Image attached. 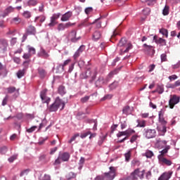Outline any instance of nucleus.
<instances>
[{
  "label": "nucleus",
  "instance_id": "nucleus-1",
  "mask_svg": "<svg viewBox=\"0 0 180 180\" xmlns=\"http://www.w3.org/2000/svg\"><path fill=\"white\" fill-rule=\"evenodd\" d=\"M116 177V169L115 167H110V172L103 175L97 176L94 180H113Z\"/></svg>",
  "mask_w": 180,
  "mask_h": 180
},
{
  "label": "nucleus",
  "instance_id": "nucleus-2",
  "mask_svg": "<svg viewBox=\"0 0 180 180\" xmlns=\"http://www.w3.org/2000/svg\"><path fill=\"white\" fill-rule=\"evenodd\" d=\"M165 110H162L158 112L159 123H160L162 126V128L161 127H158V130H160V131H162V133L167 132V124L168 123V122L165 120Z\"/></svg>",
  "mask_w": 180,
  "mask_h": 180
},
{
  "label": "nucleus",
  "instance_id": "nucleus-3",
  "mask_svg": "<svg viewBox=\"0 0 180 180\" xmlns=\"http://www.w3.org/2000/svg\"><path fill=\"white\" fill-rule=\"evenodd\" d=\"M60 106L62 107L60 108V110H63V109H64V108L65 107V103L60 99V98L57 97L54 103L48 108V110H49L50 112H57Z\"/></svg>",
  "mask_w": 180,
  "mask_h": 180
},
{
  "label": "nucleus",
  "instance_id": "nucleus-4",
  "mask_svg": "<svg viewBox=\"0 0 180 180\" xmlns=\"http://www.w3.org/2000/svg\"><path fill=\"white\" fill-rule=\"evenodd\" d=\"M112 77L113 72H110L105 79L103 78V76H99L98 79L95 82V86L97 88H102V85L108 84Z\"/></svg>",
  "mask_w": 180,
  "mask_h": 180
},
{
  "label": "nucleus",
  "instance_id": "nucleus-5",
  "mask_svg": "<svg viewBox=\"0 0 180 180\" xmlns=\"http://www.w3.org/2000/svg\"><path fill=\"white\" fill-rule=\"evenodd\" d=\"M98 75V68H89L86 71L84 78H91L90 82H94Z\"/></svg>",
  "mask_w": 180,
  "mask_h": 180
},
{
  "label": "nucleus",
  "instance_id": "nucleus-6",
  "mask_svg": "<svg viewBox=\"0 0 180 180\" xmlns=\"http://www.w3.org/2000/svg\"><path fill=\"white\" fill-rule=\"evenodd\" d=\"M144 174H146V170L140 171L139 168L136 169L134 172L131 173L132 176H134V179L136 180H138L139 178L140 179H143L144 178Z\"/></svg>",
  "mask_w": 180,
  "mask_h": 180
},
{
  "label": "nucleus",
  "instance_id": "nucleus-7",
  "mask_svg": "<svg viewBox=\"0 0 180 180\" xmlns=\"http://www.w3.org/2000/svg\"><path fill=\"white\" fill-rule=\"evenodd\" d=\"M157 134V131L155 129H143V135L146 139H154L155 137V134Z\"/></svg>",
  "mask_w": 180,
  "mask_h": 180
},
{
  "label": "nucleus",
  "instance_id": "nucleus-8",
  "mask_svg": "<svg viewBox=\"0 0 180 180\" xmlns=\"http://www.w3.org/2000/svg\"><path fill=\"white\" fill-rule=\"evenodd\" d=\"M179 103V97L176 95H173L169 101V106L170 109H174L175 105Z\"/></svg>",
  "mask_w": 180,
  "mask_h": 180
},
{
  "label": "nucleus",
  "instance_id": "nucleus-9",
  "mask_svg": "<svg viewBox=\"0 0 180 180\" xmlns=\"http://www.w3.org/2000/svg\"><path fill=\"white\" fill-rule=\"evenodd\" d=\"M68 39L72 41V43H77V41H78V40H79L81 38L77 37V31L73 30L69 33Z\"/></svg>",
  "mask_w": 180,
  "mask_h": 180
},
{
  "label": "nucleus",
  "instance_id": "nucleus-10",
  "mask_svg": "<svg viewBox=\"0 0 180 180\" xmlns=\"http://www.w3.org/2000/svg\"><path fill=\"white\" fill-rule=\"evenodd\" d=\"M40 98L43 103H50L51 98L47 97V89H44L40 93Z\"/></svg>",
  "mask_w": 180,
  "mask_h": 180
},
{
  "label": "nucleus",
  "instance_id": "nucleus-11",
  "mask_svg": "<svg viewBox=\"0 0 180 180\" xmlns=\"http://www.w3.org/2000/svg\"><path fill=\"white\" fill-rule=\"evenodd\" d=\"M60 16H61V13H60L53 14L51 17V22L49 24V26H50V27H53V26H56V25H57L56 20L57 19H58V18H60Z\"/></svg>",
  "mask_w": 180,
  "mask_h": 180
},
{
  "label": "nucleus",
  "instance_id": "nucleus-12",
  "mask_svg": "<svg viewBox=\"0 0 180 180\" xmlns=\"http://www.w3.org/2000/svg\"><path fill=\"white\" fill-rule=\"evenodd\" d=\"M172 176V171L165 172L162 173L158 180H169Z\"/></svg>",
  "mask_w": 180,
  "mask_h": 180
},
{
  "label": "nucleus",
  "instance_id": "nucleus-13",
  "mask_svg": "<svg viewBox=\"0 0 180 180\" xmlns=\"http://www.w3.org/2000/svg\"><path fill=\"white\" fill-rule=\"evenodd\" d=\"M8 49V41L6 39H0V51L5 52Z\"/></svg>",
  "mask_w": 180,
  "mask_h": 180
},
{
  "label": "nucleus",
  "instance_id": "nucleus-14",
  "mask_svg": "<svg viewBox=\"0 0 180 180\" xmlns=\"http://www.w3.org/2000/svg\"><path fill=\"white\" fill-rule=\"evenodd\" d=\"M158 160H159L160 164H162V165H167V167L172 165V162L165 158L160 157V159Z\"/></svg>",
  "mask_w": 180,
  "mask_h": 180
},
{
  "label": "nucleus",
  "instance_id": "nucleus-15",
  "mask_svg": "<svg viewBox=\"0 0 180 180\" xmlns=\"http://www.w3.org/2000/svg\"><path fill=\"white\" fill-rule=\"evenodd\" d=\"M26 33L29 35L34 36L36 34V27L30 25L26 30Z\"/></svg>",
  "mask_w": 180,
  "mask_h": 180
},
{
  "label": "nucleus",
  "instance_id": "nucleus-16",
  "mask_svg": "<svg viewBox=\"0 0 180 180\" xmlns=\"http://www.w3.org/2000/svg\"><path fill=\"white\" fill-rule=\"evenodd\" d=\"M72 16V12L68 11L62 15L61 20L62 22H67V20H70V18H71Z\"/></svg>",
  "mask_w": 180,
  "mask_h": 180
},
{
  "label": "nucleus",
  "instance_id": "nucleus-17",
  "mask_svg": "<svg viewBox=\"0 0 180 180\" xmlns=\"http://www.w3.org/2000/svg\"><path fill=\"white\" fill-rule=\"evenodd\" d=\"M59 158L63 162L68 161L70 160V153L65 152L59 155Z\"/></svg>",
  "mask_w": 180,
  "mask_h": 180
},
{
  "label": "nucleus",
  "instance_id": "nucleus-18",
  "mask_svg": "<svg viewBox=\"0 0 180 180\" xmlns=\"http://www.w3.org/2000/svg\"><path fill=\"white\" fill-rule=\"evenodd\" d=\"M143 47H144L146 51H148L149 53H152V54H154L155 53V50H154V46L147 45V44H144L143 45Z\"/></svg>",
  "mask_w": 180,
  "mask_h": 180
},
{
  "label": "nucleus",
  "instance_id": "nucleus-19",
  "mask_svg": "<svg viewBox=\"0 0 180 180\" xmlns=\"http://www.w3.org/2000/svg\"><path fill=\"white\" fill-rule=\"evenodd\" d=\"M154 40H155V42L158 43V44H161V46H167V41L162 38H159L157 39V36H155L153 37Z\"/></svg>",
  "mask_w": 180,
  "mask_h": 180
},
{
  "label": "nucleus",
  "instance_id": "nucleus-20",
  "mask_svg": "<svg viewBox=\"0 0 180 180\" xmlns=\"http://www.w3.org/2000/svg\"><path fill=\"white\" fill-rule=\"evenodd\" d=\"M39 161H41V162H44V164H46L50 161V158H47V155L43 154L39 156Z\"/></svg>",
  "mask_w": 180,
  "mask_h": 180
},
{
  "label": "nucleus",
  "instance_id": "nucleus-21",
  "mask_svg": "<svg viewBox=\"0 0 180 180\" xmlns=\"http://www.w3.org/2000/svg\"><path fill=\"white\" fill-rule=\"evenodd\" d=\"M102 36V34H101V32L99 31H96L94 32V33L93 34V40L94 41H97V40H99V39H101V37Z\"/></svg>",
  "mask_w": 180,
  "mask_h": 180
},
{
  "label": "nucleus",
  "instance_id": "nucleus-22",
  "mask_svg": "<svg viewBox=\"0 0 180 180\" xmlns=\"http://www.w3.org/2000/svg\"><path fill=\"white\" fill-rule=\"evenodd\" d=\"M39 4V1L37 0H28L27 2V6H36Z\"/></svg>",
  "mask_w": 180,
  "mask_h": 180
},
{
  "label": "nucleus",
  "instance_id": "nucleus-23",
  "mask_svg": "<svg viewBox=\"0 0 180 180\" xmlns=\"http://www.w3.org/2000/svg\"><path fill=\"white\" fill-rule=\"evenodd\" d=\"M136 122L138 123L136 127H146V120H137Z\"/></svg>",
  "mask_w": 180,
  "mask_h": 180
},
{
  "label": "nucleus",
  "instance_id": "nucleus-24",
  "mask_svg": "<svg viewBox=\"0 0 180 180\" xmlns=\"http://www.w3.org/2000/svg\"><path fill=\"white\" fill-rule=\"evenodd\" d=\"M38 72L41 77V78H44V77H46V70L41 68H38Z\"/></svg>",
  "mask_w": 180,
  "mask_h": 180
},
{
  "label": "nucleus",
  "instance_id": "nucleus-25",
  "mask_svg": "<svg viewBox=\"0 0 180 180\" xmlns=\"http://www.w3.org/2000/svg\"><path fill=\"white\" fill-rule=\"evenodd\" d=\"M39 56L40 57H44V58H49V55L46 52V50L44 49H41L40 53H39Z\"/></svg>",
  "mask_w": 180,
  "mask_h": 180
},
{
  "label": "nucleus",
  "instance_id": "nucleus-26",
  "mask_svg": "<svg viewBox=\"0 0 180 180\" xmlns=\"http://www.w3.org/2000/svg\"><path fill=\"white\" fill-rule=\"evenodd\" d=\"M26 72V69L20 70L17 72L18 78H22V77H25V74Z\"/></svg>",
  "mask_w": 180,
  "mask_h": 180
},
{
  "label": "nucleus",
  "instance_id": "nucleus-27",
  "mask_svg": "<svg viewBox=\"0 0 180 180\" xmlns=\"http://www.w3.org/2000/svg\"><path fill=\"white\" fill-rule=\"evenodd\" d=\"M144 157H146V158H151L153 156H154V153L151 150H146L145 153L143 154Z\"/></svg>",
  "mask_w": 180,
  "mask_h": 180
},
{
  "label": "nucleus",
  "instance_id": "nucleus-28",
  "mask_svg": "<svg viewBox=\"0 0 180 180\" xmlns=\"http://www.w3.org/2000/svg\"><path fill=\"white\" fill-rule=\"evenodd\" d=\"M168 153V148H165L162 151H160V154L158 156V160H160V157L161 158H165V154Z\"/></svg>",
  "mask_w": 180,
  "mask_h": 180
},
{
  "label": "nucleus",
  "instance_id": "nucleus-29",
  "mask_svg": "<svg viewBox=\"0 0 180 180\" xmlns=\"http://www.w3.org/2000/svg\"><path fill=\"white\" fill-rule=\"evenodd\" d=\"M58 94L63 96V95H65V87L64 86H60L58 87Z\"/></svg>",
  "mask_w": 180,
  "mask_h": 180
},
{
  "label": "nucleus",
  "instance_id": "nucleus-30",
  "mask_svg": "<svg viewBox=\"0 0 180 180\" xmlns=\"http://www.w3.org/2000/svg\"><path fill=\"white\" fill-rule=\"evenodd\" d=\"M155 92L161 94L164 92V85H158Z\"/></svg>",
  "mask_w": 180,
  "mask_h": 180
},
{
  "label": "nucleus",
  "instance_id": "nucleus-31",
  "mask_svg": "<svg viewBox=\"0 0 180 180\" xmlns=\"http://www.w3.org/2000/svg\"><path fill=\"white\" fill-rule=\"evenodd\" d=\"M118 86H119V82H114L113 83L109 85V88L111 91H113V89H116V88H117Z\"/></svg>",
  "mask_w": 180,
  "mask_h": 180
},
{
  "label": "nucleus",
  "instance_id": "nucleus-32",
  "mask_svg": "<svg viewBox=\"0 0 180 180\" xmlns=\"http://www.w3.org/2000/svg\"><path fill=\"white\" fill-rule=\"evenodd\" d=\"M162 15H164V16H167L169 15V6H165L162 11Z\"/></svg>",
  "mask_w": 180,
  "mask_h": 180
},
{
  "label": "nucleus",
  "instance_id": "nucleus-33",
  "mask_svg": "<svg viewBox=\"0 0 180 180\" xmlns=\"http://www.w3.org/2000/svg\"><path fill=\"white\" fill-rule=\"evenodd\" d=\"M22 16L26 19H30V18H32V13L29 11H25L23 12Z\"/></svg>",
  "mask_w": 180,
  "mask_h": 180
},
{
  "label": "nucleus",
  "instance_id": "nucleus-34",
  "mask_svg": "<svg viewBox=\"0 0 180 180\" xmlns=\"http://www.w3.org/2000/svg\"><path fill=\"white\" fill-rule=\"evenodd\" d=\"M125 133L127 134V137L129 138L130 137V136H131V134H134V133H136V131L131 129H128L125 131Z\"/></svg>",
  "mask_w": 180,
  "mask_h": 180
},
{
  "label": "nucleus",
  "instance_id": "nucleus-35",
  "mask_svg": "<svg viewBox=\"0 0 180 180\" xmlns=\"http://www.w3.org/2000/svg\"><path fill=\"white\" fill-rule=\"evenodd\" d=\"M39 180H51V177L49 174L41 175L39 177Z\"/></svg>",
  "mask_w": 180,
  "mask_h": 180
},
{
  "label": "nucleus",
  "instance_id": "nucleus-36",
  "mask_svg": "<svg viewBox=\"0 0 180 180\" xmlns=\"http://www.w3.org/2000/svg\"><path fill=\"white\" fill-rule=\"evenodd\" d=\"M77 176V174H75L74 172H69L67 175H66V178L67 179L70 180V179H72L74 178H75Z\"/></svg>",
  "mask_w": 180,
  "mask_h": 180
},
{
  "label": "nucleus",
  "instance_id": "nucleus-37",
  "mask_svg": "<svg viewBox=\"0 0 180 180\" xmlns=\"http://www.w3.org/2000/svg\"><path fill=\"white\" fill-rule=\"evenodd\" d=\"M12 23H15V25H19L20 22H22V19L19 17L13 18L11 20Z\"/></svg>",
  "mask_w": 180,
  "mask_h": 180
},
{
  "label": "nucleus",
  "instance_id": "nucleus-38",
  "mask_svg": "<svg viewBox=\"0 0 180 180\" xmlns=\"http://www.w3.org/2000/svg\"><path fill=\"white\" fill-rule=\"evenodd\" d=\"M160 33H161V34L163 36H165V37H168V30L162 28L160 30Z\"/></svg>",
  "mask_w": 180,
  "mask_h": 180
},
{
  "label": "nucleus",
  "instance_id": "nucleus-39",
  "mask_svg": "<svg viewBox=\"0 0 180 180\" xmlns=\"http://www.w3.org/2000/svg\"><path fill=\"white\" fill-rule=\"evenodd\" d=\"M90 98H91V96H85L84 97H82L80 99V102L82 103H86V102H88V101H89Z\"/></svg>",
  "mask_w": 180,
  "mask_h": 180
},
{
  "label": "nucleus",
  "instance_id": "nucleus-40",
  "mask_svg": "<svg viewBox=\"0 0 180 180\" xmlns=\"http://www.w3.org/2000/svg\"><path fill=\"white\" fill-rule=\"evenodd\" d=\"M39 19V22H41V23H43V22H44V20H46V17L44 16H38L35 18L34 22H37Z\"/></svg>",
  "mask_w": 180,
  "mask_h": 180
},
{
  "label": "nucleus",
  "instance_id": "nucleus-41",
  "mask_svg": "<svg viewBox=\"0 0 180 180\" xmlns=\"http://www.w3.org/2000/svg\"><path fill=\"white\" fill-rule=\"evenodd\" d=\"M70 63H71V60L70 59H68L64 61L63 64L60 65L59 67H62V70L64 71V68L65 67V65H68Z\"/></svg>",
  "mask_w": 180,
  "mask_h": 180
},
{
  "label": "nucleus",
  "instance_id": "nucleus-42",
  "mask_svg": "<svg viewBox=\"0 0 180 180\" xmlns=\"http://www.w3.org/2000/svg\"><path fill=\"white\" fill-rule=\"evenodd\" d=\"M28 53L31 54V56H33V54H36V49L34 47L29 46Z\"/></svg>",
  "mask_w": 180,
  "mask_h": 180
},
{
  "label": "nucleus",
  "instance_id": "nucleus-43",
  "mask_svg": "<svg viewBox=\"0 0 180 180\" xmlns=\"http://www.w3.org/2000/svg\"><path fill=\"white\" fill-rule=\"evenodd\" d=\"M77 137H79V134H76L73 136L71 137L70 140L68 141L69 144H71L72 141H75Z\"/></svg>",
  "mask_w": 180,
  "mask_h": 180
},
{
  "label": "nucleus",
  "instance_id": "nucleus-44",
  "mask_svg": "<svg viewBox=\"0 0 180 180\" xmlns=\"http://www.w3.org/2000/svg\"><path fill=\"white\" fill-rule=\"evenodd\" d=\"M124 44H126V39L122 38L117 44V46H119L120 47H123V46H124Z\"/></svg>",
  "mask_w": 180,
  "mask_h": 180
},
{
  "label": "nucleus",
  "instance_id": "nucleus-45",
  "mask_svg": "<svg viewBox=\"0 0 180 180\" xmlns=\"http://www.w3.org/2000/svg\"><path fill=\"white\" fill-rule=\"evenodd\" d=\"M16 91V88L15 86H10L7 88L8 94H13Z\"/></svg>",
  "mask_w": 180,
  "mask_h": 180
},
{
  "label": "nucleus",
  "instance_id": "nucleus-46",
  "mask_svg": "<svg viewBox=\"0 0 180 180\" xmlns=\"http://www.w3.org/2000/svg\"><path fill=\"white\" fill-rule=\"evenodd\" d=\"M132 167H140V161L137 160H134L131 161Z\"/></svg>",
  "mask_w": 180,
  "mask_h": 180
},
{
  "label": "nucleus",
  "instance_id": "nucleus-47",
  "mask_svg": "<svg viewBox=\"0 0 180 180\" xmlns=\"http://www.w3.org/2000/svg\"><path fill=\"white\" fill-rule=\"evenodd\" d=\"M15 160H18V155H13L8 159L10 162H13Z\"/></svg>",
  "mask_w": 180,
  "mask_h": 180
},
{
  "label": "nucleus",
  "instance_id": "nucleus-48",
  "mask_svg": "<svg viewBox=\"0 0 180 180\" xmlns=\"http://www.w3.org/2000/svg\"><path fill=\"white\" fill-rule=\"evenodd\" d=\"M85 50V46L84 45H82L80 46V47L77 50V52L79 54H82V52Z\"/></svg>",
  "mask_w": 180,
  "mask_h": 180
},
{
  "label": "nucleus",
  "instance_id": "nucleus-49",
  "mask_svg": "<svg viewBox=\"0 0 180 180\" xmlns=\"http://www.w3.org/2000/svg\"><path fill=\"white\" fill-rule=\"evenodd\" d=\"M129 110H130V107L126 106L123 108L122 113H124V115H129Z\"/></svg>",
  "mask_w": 180,
  "mask_h": 180
},
{
  "label": "nucleus",
  "instance_id": "nucleus-50",
  "mask_svg": "<svg viewBox=\"0 0 180 180\" xmlns=\"http://www.w3.org/2000/svg\"><path fill=\"white\" fill-rule=\"evenodd\" d=\"M65 29H66L65 24L60 23L58 26V30H59V32L61 30H64Z\"/></svg>",
  "mask_w": 180,
  "mask_h": 180
},
{
  "label": "nucleus",
  "instance_id": "nucleus-51",
  "mask_svg": "<svg viewBox=\"0 0 180 180\" xmlns=\"http://www.w3.org/2000/svg\"><path fill=\"white\" fill-rule=\"evenodd\" d=\"M133 49V45L130 43L127 44V49L124 51V53H128L129 50H131Z\"/></svg>",
  "mask_w": 180,
  "mask_h": 180
},
{
  "label": "nucleus",
  "instance_id": "nucleus-52",
  "mask_svg": "<svg viewBox=\"0 0 180 180\" xmlns=\"http://www.w3.org/2000/svg\"><path fill=\"white\" fill-rule=\"evenodd\" d=\"M61 158H60V156H58V158L53 162V165H60V164H61Z\"/></svg>",
  "mask_w": 180,
  "mask_h": 180
},
{
  "label": "nucleus",
  "instance_id": "nucleus-53",
  "mask_svg": "<svg viewBox=\"0 0 180 180\" xmlns=\"http://www.w3.org/2000/svg\"><path fill=\"white\" fill-rule=\"evenodd\" d=\"M112 98H113V95L107 94L101 99V101H106V99H112Z\"/></svg>",
  "mask_w": 180,
  "mask_h": 180
},
{
  "label": "nucleus",
  "instance_id": "nucleus-54",
  "mask_svg": "<svg viewBox=\"0 0 180 180\" xmlns=\"http://www.w3.org/2000/svg\"><path fill=\"white\" fill-rule=\"evenodd\" d=\"M93 11L94 8L92 7H88L85 9V13L86 15H89Z\"/></svg>",
  "mask_w": 180,
  "mask_h": 180
},
{
  "label": "nucleus",
  "instance_id": "nucleus-55",
  "mask_svg": "<svg viewBox=\"0 0 180 180\" xmlns=\"http://www.w3.org/2000/svg\"><path fill=\"white\" fill-rule=\"evenodd\" d=\"M31 57L32 54H30V53H24L22 56V58H24V60H29V58H30Z\"/></svg>",
  "mask_w": 180,
  "mask_h": 180
},
{
  "label": "nucleus",
  "instance_id": "nucleus-56",
  "mask_svg": "<svg viewBox=\"0 0 180 180\" xmlns=\"http://www.w3.org/2000/svg\"><path fill=\"white\" fill-rule=\"evenodd\" d=\"M124 156L126 161H130V157H131V153H130V151H129L128 153H125Z\"/></svg>",
  "mask_w": 180,
  "mask_h": 180
},
{
  "label": "nucleus",
  "instance_id": "nucleus-57",
  "mask_svg": "<svg viewBox=\"0 0 180 180\" xmlns=\"http://www.w3.org/2000/svg\"><path fill=\"white\" fill-rule=\"evenodd\" d=\"M8 99H9V96H6L2 101V106H5L8 103Z\"/></svg>",
  "mask_w": 180,
  "mask_h": 180
},
{
  "label": "nucleus",
  "instance_id": "nucleus-58",
  "mask_svg": "<svg viewBox=\"0 0 180 180\" xmlns=\"http://www.w3.org/2000/svg\"><path fill=\"white\" fill-rule=\"evenodd\" d=\"M36 129H37V126H33L31 128L27 129V133H33Z\"/></svg>",
  "mask_w": 180,
  "mask_h": 180
},
{
  "label": "nucleus",
  "instance_id": "nucleus-59",
  "mask_svg": "<svg viewBox=\"0 0 180 180\" xmlns=\"http://www.w3.org/2000/svg\"><path fill=\"white\" fill-rule=\"evenodd\" d=\"M122 136H127L126 131H119V132L117 134V137H118V138H120V137H122Z\"/></svg>",
  "mask_w": 180,
  "mask_h": 180
},
{
  "label": "nucleus",
  "instance_id": "nucleus-60",
  "mask_svg": "<svg viewBox=\"0 0 180 180\" xmlns=\"http://www.w3.org/2000/svg\"><path fill=\"white\" fill-rule=\"evenodd\" d=\"M89 134H91V131H87L86 133L82 134L80 137H81V139H85V137H88V136H89Z\"/></svg>",
  "mask_w": 180,
  "mask_h": 180
},
{
  "label": "nucleus",
  "instance_id": "nucleus-61",
  "mask_svg": "<svg viewBox=\"0 0 180 180\" xmlns=\"http://www.w3.org/2000/svg\"><path fill=\"white\" fill-rule=\"evenodd\" d=\"M13 60L14 63H15V64H20V58L13 57Z\"/></svg>",
  "mask_w": 180,
  "mask_h": 180
},
{
  "label": "nucleus",
  "instance_id": "nucleus-62",
  "mask_svg": "<svg viewBox=\"0 0 180 180\" xmlns=\"http://www.w3.org/2000/svg\"><path fill=\"white\" fill-rule=\"evenodd\" d=\"M139 138V136L137 135H134L131 136L130 141L131 143H134V141H136V140H137V139Z\"/></svg>",
  "mask_w": 180,
  "mask_h": 180
},
{
  "label": "nucleus",
  "instance_id": "nucleus-63",
  "mask_svg": "<svg viewBox=\"0 0 180 180\" xmlns=\"http://www.w3.org/2000/svg\"><path fill=\"white\" fill-rule=\"evenodd\" d=\"M160 57L162 62L167 61V53H162Z\"/></svg>",
  "mask_w": 180,
  "mask_h": 180
},
{
  "label": "nucleus",
  "instance_id": "nucleus-64",
  "mask_svg": "<svg viewBox=\"0 0 180 180\" xmlns=\"http://www.w3.org/2000/svg\"><path fill=\"white\" fill-rule=\"evenodd\" d=\"M125 180H136V179H134V176H133V174L131 173L129 176L125 178Z\"/></svg>",
  "mask_w": 180,
  "mask_h": 180
}]
</instances>
